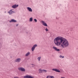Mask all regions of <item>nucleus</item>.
I'll use <instances>...</instances> for the list:
<instances>
[{
  "instance_id": "obj_11",
  "label": "nucleus",
  "mask_w": 78,
  "mask_h": 78,
  "mask_svg": "<svg viewBox=\"0 0 78 78\" xmlns=\"http://www.w3.org/2000/svg\"><path fill=\"white\" fill-rule=\"evenodd\" d=\"M27 9L28 11H29V12H32L33 10H32V9L31 8L29 7H27Z\"/></svg>"
},
{
  "instance_id": "obj_18",
  "label": "nucleus",
  "mask_w": 78,
  "mask_h": 78,
  "mask_svg": "<svg viewBox=\"0 0 78 78\" xmlns=\"http://www.w3.org/2000/svg\"><path fill=\"white\" fill-rule=\"evenodd\" d=\"M42 70V72L43 73H46L47 72V70H45V69H43Z\"/></svg>"
},
{
  "instance_id": "obj_8",
  "label": "nucleus",
  "mask_w": 78,
  "mask_h": 78,
  "mask_svg": "<svg viewBox=\"0 0 78 78\" xmlns=\"http://www.w3.org/2000/svg\"><path fill=\"white\" fill-rule=\"evenodd\" d=\"M18 6L19 5L14 4L12 6V8H13V9H16V8H17Z\"/></svg>"
},
{
  "instance_id": "obj_22",
  "label": "nucleus",
  "mask_w": 78,
  "mask_h": 78,
  "mask_svg": "<svg viewBox=\"0 0 78 78\" xmlns=\"http://www.w3.org/2000/svg\"><path fill=\"white\" fill-rule=\"evenodd\" d=\"M14 78H19L18 77L16 76V77H14Z\"/></svg>"
},
{
  "instance_id": "obj_9",
  "label": "nucleus",
  "mask_w": 78,
  "mask_h": 78,
  "mask_svg": "<svg viewBox=\"0 0 78 78\" xmlns=\"http://www.w3.org/2000/svg\"><path fill=\"white\" fill-rule=\"evenodd\" d=\"M52 70V71H55V72H58V73L61 72V71L59 70L56 69H53Z\"/></svg>"
},
{
  "instance_id": "obj_7",
  "label": "nucleus",
  "mask_w": 78,
  "mask_h": 78,
  "mask_svg": "<svg viewBox=\"0 0 78 78\" xmlns=\"http://www.w3.org/2000/svg\"><path fill=\"white\" fill-rule=\"evenodd\" d=\"M20 61H21V59L20 58H18L16 59L15 60V62L19 63L20 62Z\"/></svg>"
},
{
  "instance_id": "obj_10",
  "label": "nucleus",
  "mask_w": 78,
  "mask_h": 78,
  "mask_svg": "<svg viewBox=\"0 0 78 78\" xmlns=\"http://www.w3.org/2000/svg\"><path fill=\"white\" fill-rule=\"evenodd\" d=\"M41 23H42V25H44V26H45V27H47V23H46L44 21H41Z\"/></svg>"
},
{
  "instance_id": "obj_29",
  "label": "nucleus",
  "mask_w": 78,
  "mask_h": 78,
  "mask_svg": "<svg viewBox=\"0 0 78 78\" xmlns=\"http://www.w3.org/2000/svg\"><path fill=\"white\" fill-rule=\"evenodd\" d=\"M12 10H14V9H12Z\"/></svg>"
},
{
  "instance_id": "obj_26",
  "label": "nucleus",
  "mask_w": 78,
  "mask_h": 78,
  "mask_svg": "<svg viewBox=\"0 0 78 78\" xmlns=\"http://www.w3.org/2000/svg\"><path fill=\"white\" fill-rule=\"evenodd\" d=\"M61 78H65V77H61Z\"/></svg>"
},
{
  "instance_id": "obj_13",
  "label": "nucleus",
  "mask_w": 78,
  "mask_h": 78,
  "mask_svg": "<svg viewBox=\"0 0 78 78\" xmlns=\"http://www.w3.org/2000/svg\"><path fill=\"white\" fill-rule=\"evenodd\" d=\"M30 55V52L28 51L25 55V56H28Z\"/></svg>"
},
{
  "instance_id": "obj_15",
  "label": "nucleus",
  "mask_w": 78,
  "mask_h": 78,
  "mask_svg": "<svg viewBox=\"0 0 78 78\" xmlns=\"http://www.w3.org/2000/svg\"><path fill=\"white\" fill-rule=\"evenodd\" d=\"M29 21L30 22H33V18L31 17L29 19Z\"/></svg>"
},
{
  "instance_id": "obj_27",
  "label": "nucleus",
  "mask_w": 78,
  "mask_h": 78,
  "mask_svg": "<svg viewBox=\"0 0 78 78\" xmlns=\"http://www.w3.org/2000/svg\"><path fill=\"white\" fill-rule=\"evenodd\" d=\"M5 12V13H6V11H5V12Z\"/></svg>"
},
{
  "instance_id": "obj_4",
  "label": "nucleus",
  "mask_w": 78,
  "mask_h": 78,
  "mask_svg": "<svg viewBox=\"0 0 78 78\" xmlns=\"http://www.w3.org/2000/svg\"><path fill=\"white\" fill-rule=\"evenodd\" d=\"M37 47V44L34 45L31 48L32 51H34V50H35V48H36V47Z\"/></svg>"
},
{
  "instance_id": "obj_1",
  "label": "nucleus",
  "mask_w": 78,
  "mask_h": 78,
  "mask_svg": "<svg viewBox=\"0 0 78 78\" xmlns=\"http://www.w3.org/2000/svg\"><path fill=\"white\" fill-rule=\"evenodd\" d=\"M54 42L56 46L62 48H67L69 44L67 40L62 37H58L54 40Z\"/></svg>"
},
{
  "instance_id": "obj_12",
  "label": "nucleus",
  "mask_w": 78,
  "mask_h": 78,
  "mask_svg": "<svg viewBox=\"0 0 78 78\" xmlns=\"http://www.w3.org/2000/svg\"><path fill=\"white\" fill-rule=\"evenodd\" d=\"M9 22L10 23H11V22L16 23V22H17V21L14 19H12L11 20H10Z\"/></svg>"
},
{
  "instance_id": "obj_5",
  "label": "nucleus",
  "mask_w": 78,
  "mask_h": 78,
  "mask_svg": "<svg viewBox=\"0 0 78 78\" xmlns=\"http://www.w3.org/2000/svg\"><path fill=\"white\" fill-rule=\"evenodd\" d=\"M13 13H15V12L12 11V10L11 9L9 11V12H8V13H9V15H12Z\"/></svg>"
},
{
  "instance_id": "obj_21",
  "label": "nucleus",
  "mask_w": 78,
  "mask_h": 78,
  "mask_svg": "<svg viewBox=\"0 0 78 78\" xmlns=\"http://www.w3.org/2000/svg\"><path fill=\"white\" fill-rule=\"evenodd\" d=\"M45 30L46 31H48V29L47 28H46Z\"/></svg>"
},
{
  "instance_id": "obj_24",
  "label": "nucleus",
  "mask_w": 78,
  "mask_h": 78,
  "mask_svg": "<svg viewBox=\"0 0 78 78\" xmlns=\"http://www.w3.org/2000/svg\"><path fill=\"white\" fill-rule=\"evenodd\" d=\"M10 58H12V56H11Z\"/></svg>"
},
{
  "instance_id": "obj_17",
  "label": "nucleus",
  "mask_w": 78,
  "mask_h": 78,
  "mask_svg": "<svg viewBox=\"0 0 78 78\" xmlns=\"http://www.w3.org/2000/svg\"><path fill=\"white\" fill-rule=\"evenodd\" d=\"M39 72L40 73H42V70L41 69H39Z\"/></svg>"
},
{
  "instance_id": "obj_16",
  "label": "nucleus",
  "mask_w": 78,
  "mask_h": 78,
  "mask_svg": "<svg viewBox=\"0 0 78 78\" xmlns=\"http://www.w3.org/2000/svg\"><path fill=\"white\" fill-rule=\"evenodd\" d=\"M41 57H39L37 58V59L38 60V61H40L41 60Z\"/></svg>"
},
{
  "instance_id": "obj_23",
  "label": "nucleus",
  "mask_w": 78,
  "mask_h": 78,
  "mask_svg": "<svg viewBox=\"0 0 78 78\" xmlns=\"http://www.w3.org/2000/svg\"><path fill=\"white\" fill-rule=\"evenodd\" d=\"M32 65L34 67V66H35V65L34 64H32Z\"/></svg>"
},
{
  "instance_id": "obj_6",
  "label": "nucleus",
  "mask_w": 78,
  "mask_h": 78,
  "mask_svg": "<svg viewBox=\"0 0 78 78\" xmlns=\"http://www.w3.org/2000/svg\"><path fill=\"white\" fill-rule=\"evenodd\" d=\"M18 70H20L22 72H25L26 70L25 69L21 67L18 68Z\"/></svg>"
},
{
  "instance_id": "obj_19",
  "label": "nucleus",
  "mask_w": 78,
  "mask_h": 78,
  "mask_svg": "<svg viewBox=\"0 0 78 78\" xmlns=\"http://www.w3.org/2000/svg\"><path fill=\"white\" fill-rule=\"evenodd\" d=\"M59 58H64V56H62L61 55H60L59 56Z\"/></svg>"
},
{
  "instance_id": "obj_14",
  "label": "nucleus",
  "mask_w": 78,
  "mask_h": 78,
  "mask_svg": "<svg viewBox=\"0 0 78 78\" xmlns=\"http://www.w3.org/2000/svg\"><path fill=\"white\" fill-rule=\"evenodd\" d=\"M46 78H55L53 76H47Z\"/></svg>"
},
{
  "instance_id": "obj_3",
  "label": "nucleus",
  "mask_w": 78,
  "mask_h": 78,
  "mask_svg": "<svg viewBox=\"0 0 78 78\" xmlns=\"http://www.w3.org/2000/svg\"><path fill=\"white\" fill-rule=\"evenodd\" d=\"M24 78H34V76H31L27 75L26 76H23Z\"/></svg>"
},
{
  "instance_id": "obj_28",
  "label": "nucleus",
  "mask_w": 78,
  "mask_h": 78,
  "mask_svg": "<svg viewBox=\"0 0 78 78\" xmlns=\"http://www.w3.org/2000/svg\"><path fill=\"white\" fill-rule=\"evenodd\" d=\"M75 0V1H77L78 0Z\"/></svg>"
},
{
  "instance_id": "obj_2",
  "label": "nucleus",
  "mask_w": 78,
  "mask_h": 78,
  "mask_svg": "<svg viewBox=\"0 0 78 78\" xmlns=\"http://www.w3.org/2000/svg\"><path fill=\"white\" fill-rule=\"evenodd\" d=\"M53 48L55 51H57V52H59V51H60V49H59L57 47L55 46H53Z\"/></svg>"
},
{
  "instance_id": "obj_25",
  "label": "nucleus",
  "mask_w": 78,
  "mask_h": 78,
  "mask_svg": "<svg viewBox=\"0 0 78 78\" xmlns=\"http://www.w3.org/2000/svg\"><path fill=\"white\" fill-rule=\"evenodd\" d=\"M16 27H17V26H18V24H16Z\"/></svg>"
},
{
  "instance_id": "obj_20",
  "label": "nucleus",
  "mask_w": 78,
  "mask_h": 78,
  "mask_svg": "<svg viewBox=\"0 0 78 78\" xmlns=\"http://www.w3.org/2000/svg\"><path fill=\"white\" fill-rule=\"evenodd\" d=\"M34 21L36 23L37 22V20L36 19H34Z\"/></svg>"
}]
</instances>
